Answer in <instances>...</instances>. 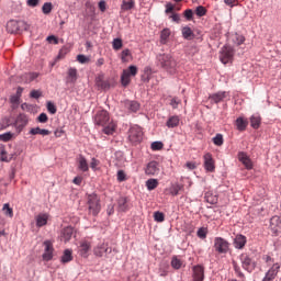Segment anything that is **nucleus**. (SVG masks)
Instances as JSON below:
<instances>
[{"label": "nucleus", "instance_id": "nucleus-42", "mask_svg": "<svg viewBox=\"0 0 281 281\" xmlns=\"http://www.w3.org/2000/svg\"><path fill=\"white\" fill-rule=\"evenodd\" d=\"M171 267L172 269H176L177 271L183 267V261L181 259H178L177 256H173L171 259Z\"/></svg>", "mask_w": 281, "mask_h": 281}, {"label": "nucleus", "instance_id": "nucleus-60", "mask_svg": "<svg viewBox=\"0 0 281 281\" xmlns=\"http://www.w3.org/2000/svg\"><path fill=\"white\" fill-rule=\"evenodd\" d=\"M85 5L88 12H90L91 14H95V5H93L91 1H86Z\"/></svg>", "mask_w": 281, "mask_h": 281}, {"label": "nucleus", "instance_id": "nucleus-45", "mask_svg": "<svg viewBox=\"0 0 281 281\" xmlns=\"http://www.w3.org/2000/svg\"><path fill=\"white\" fill-rule=\"evenodd\" d=\"M116 179L119 183H124V181H128V177H126V172L122 169L117 171Z\"/></svg>", "mask_w": 281, "mask_h": 281}, {"label": "nucleus", "instance_id": "nucleus-43", "mask_svg": "<svg viewBox=\"0 0 281 281\" xmlns=\"http://www.w3.org/2000/svg\"><path fill=\"white\" fill-rule=\"evenodd\" d=\"M52 10H54V4H52V2H45L42 7L43 14H52Z\"/></svg>", "mask_w": 281, "mask_h": 281}, {"label": "nucleus", "instance_id": "nucleus-49", "mask_svg": "<svg viewBox=\"0 0 281 281\" xmlns=\"http://www.w3.org/2000/svg\"><path fill=\"white\" fill-rule=\"evenodd\" d=\"M121 85L122 87H128V85H131V77L127 74L122 72Z\"/></svg>", "mask_w": 281, "mask_h": 281}, {"label": "nucleus", "instance_id": "nucleus-2", "mask_svg": "<svg viewBox=\"0 0 281 281\" xmlns=\"http://www.w3.org/2000/svg\"><path fill=\"white\" fill-rule=\"evenodd\" d=\"M157 60L159 67H161V69H165L167 74H170L171 76H175V74H177L178 63L172 55L168 53L159 54L157 55Z\"/></svg>", "mask_w": 281, "mask_h": 281}, {"label": "nucleus", "instance_id": "nucleus-6", "mask_svg": "<svg viewBox=\"0 0 281 281\" xmlns=\"http://www.w3.org/2000/svg\"><path fill=\"white\" fill-rule=\"evenodd\" d=\"M239 260L244 271H247V273H254V271H256L257 263L256 260L251 258L250 254L244 252L239 255Z\"/></svg>", "mask_w": 281, "mask_h": 281}, {"label": "nucleus", "instance_id": "nucleus-26", "mask_svg": "<svg viewBox=\"0 0 281 281\" xmlns=\"http://www.w3.org/2000/svg\"><path fill=\"white\" fill-rule=\"evenodd\" d=\"M47 221H49V215L47 213H40L35 217L36 227H45Z\"/></svg>", "mask_w": 281, "mask_h": 281}, {"label": "nucleus", "instance_id": "nucleus-38", "mask_svg": "<svg viewBox=\"0 0 281 281\" xmlns=\"http://www.w3.org/2000/svg\"><path fill=\"white\" fill-rule=\"evenodd\" d=\"M159 186V180L155 178H150L146 181V188L149 191L156 190V188Z\"/></svg>", "mask_w": 281, "mask_h": 281}, {"label": "nucleus", "instance_id": "nucleus-61", "mask_svg": "<svg viewBox=\"0 0 281 281\" xmlns=\"http://www.w3.org/2000/svg\"><path fill=\"white\" fill-rule=\"evenodd\" d=\"M98 166H100V160L98 158L93 157L91 159V162H90V168L92 170L97 171L98 170Z\"/></svg>", "mask_w": 281, "mask_h": 281}, {"label": "nucleus", "instance_id": "nucleus-19", "mask_svg": "<svg viewBox=\"0 0 281 281\" xmlns=\"http://www.w3.org/2000/svg\"><path fill=\"white\" fill-rule=\"evenodd\" d=\"M89 251H91V243L83 240L79 244L78 254L81 258H89Z\"/></svg>", "mask_w": 281, "mask_h": 281}, {"label": "nucleus", "instance_id": "nucleus-53", "mask_svg": "<svg viewBox=\"0 0 281 281\" xmlns=\"http://www.w3.org/2000/svg\"><path fill=\"white\" fill-rule=\"evenodd\" d=\"M68 53H69V47L63 46V47L59 49V53H58V55H57L58 60L65 58V56H67Z\"/></svg>", "mask_w": 281, "mask_h": 281}, {"label": "nucleus", "instance_id": "nucleus-34", "mask_svg": "<svg viewBox=\"0 0 281 281\" xmlns=\"http://www.w3.org/2000/svg\"><path fill=\"white\" fill-rule=\"evenodd\" d=\"M233 269L235 271V276L239 278V280H245V273L240 269V266L235 260L232 261Z\"/></svg>", "mask_w": 281, "mask_h": 281}, {"label": "nucleus", "instance_id": "nucleus-30", "mask_svg": "<svg viewBox=\"0 0 281 281\" xmlns=\"http://www.w3.org/2000/svg\"><path fill=\"white\" fill-rule=\"evenodd\" d=\"M262 124V117L260 115H252L250 116V126L255 131H258L260 128V125Z\"/></svg>", "mask_w": 281, "mask_h": 281}, {"label": "nucleus", "instance_id": "nucleus-15", "mask_svg": "<svg viewBox=\"0 0 281 281\" xmlns=\"http://www.w3.org/2000/svg\"><path fill=\"white\" fill-rule=\"evenodd\" d=\"M237 157L240 164L245 166L246 170H254V162L251 161V158H249L247 153L239 151Z\"/></svg>", "mask_w": 281, "mask_h": 281}, {"label": "nucleus", "instance_id": "nucleus-29", "mask_svg": "<svg viewBox=\"0 0 281 281\" xmlns=\"http://www.w3.org/2000/svg\"><path fill=\"white\" fill-rule=\"evenodd\" d=\"M78 80V69L69 68L67 72V82H71V85H76Z\"/></svg>", "mask_w": 281, "mask_h": 281}, {"label": "nucleus", "instance_id": "nucleus-10", "mask_svg": "<svg viewBox=\"0 0 281 281\" xmlns=\"http://www.w3.org/2000/svg\"><path fill=\"white\" fill-rule=\"evenodd\" d=\"M203 161L204 170L207 172H216V160H214L212 153H205L203 155Z\"/></svg>", "mask_w": 281, "mask_h": 281}, {"label": "nucleus", "instance_id": "nucleus-25", "mask_svg": "<svg viewBox=\"0 0 281 281\" xmlns=\"http://www.w3.org/2000/svg\"><path fill=\"white\" fill-rule=\"evenodd\" d=\"M181 123V117L179 115H171L166 122L167 128H177Z\"/></svg>", "mask_w": 281, "mask_h": 281}, {"label": "nucleus", "instance_id": "nucleus-48", "mask_svg": "<svg viewBox=\"0 0 281 281\" xmlns=\"http://www.w3.org/2000/svg\"><path fill=\"white\" fill-rule=\"evenodd\" d=\"M46 109L48 113H50V115H56V112L58 111V109L56 108V104H54V102L52 101H48L46 103Z\"/></svg>", "mask_w": 281, "mask_h": 281}, {"label": "nucleus", "instance_id": "nucleus-9", "mask_svg": "<svg viewBox=\"0 0 281 281\" xmlns=\"http://www.w3.org/2000/svg\"><path fill=\"white\" fill-rule=\"evenodd\" d=\"M27 124H30V116L27 114L20 113L16 115L14 126L19 133H23Z\"/></svg>", "mask_w": 281, "mask_h": 281}, {"label": "nucleus", "instance_id": "nucleus-3", "mask_svg": "<svg viewBox=\"0 0 281 281\" xmlns=\"http://www.w3.org/2000/svg\"><path fill=\"white\" fill-rule=\"evenodd\" d=\"M127 139L132 146H139L144 142V130L139 125H133L127 132Z\"/></svg>", "mask_w": 281, "mask_h": 281}, {"label": "nucleus", "instance_id": "nucleus-16", "mask_svg": "<svg viewBox=\"0 0 281 281\" xmlns=\"http://www.w3.org/2000/svg\"><path fill=\"white\" fill-rule=\"evenodd\" d=\"M159 172V162L157 160H151L147 164L145 168V175L148 177H155Z\"/></svg>", "mask_w": 281, "mask_h": 281}, {"label": "nucleus", "instance_id": "nucleus-22", "mask_svg": "<svg viewBox=\"0 0 281 281\" xmlns=\"http://www.w3.org/2000/svg\"><path fill=\"white\" fill-rule=\"evenodd\" d=\"M124 106H125V109H127V111H130V113H137V111H139V109H142V104L135 100H133V101L125 100Z\"/></svg>", "mask_w": 281, "mask_h": 281}, {"label": "nucleus", "instance_id": "nucleus-35", "mask_svg": "<svg viewBox=\"0 0 281 281\" xmlns=\"http://www.w3.org/2000/svg\"><path fill=\"white\" fill-rule=\"evenodd\" d=\"M135 8V0H123L121 4V9L124 12H128V10H133Z\"/></svg>", "mask_w": 281, "mask_h": 281}, {"label": "nucleus", "instance_id": "nucleus-62", "mask_svg": "<svg viewBox=\"0 0 281 281\" xmlns=\"http://www.w3.org/2000/svg\"><path fill=\"white\" fill-rule=\"evenodd\" d=\"M43 95V92L41 90H32L30 92V98H33L34 100H38Z\"/></svg>", "mask_w": 281, "mask_h": 281}, {"label": "nucleus", "instance_id": "nucleus-64", "mask_svg": "<svg viewBox=\"0 0 281 281\" xmlns=\"http://www.w3.org/2000/svg\"><path fill=\"white\" fill-rule=\"evenodd\" d=\"M36 78H38V72H27L26 74V80L29 82H34V80H36Z\"/></svg>", "mask_w": 281, "mask_h": 281}, {"label": "nucleus", "instance_id": "nucleus-14", "mask_svg": "<svg viewBox=\"0 0 281 281\" xmlns=\"http://www.w3.org/2000/svg\"><path fill=\"white\" fill-rule=\"evenodd\" d=\"M227 91H218L209 95V102L211 104H221L227 98Z\"/></svg>", "mask_w": 281, "mask_h": 281}, {"label": "nucleus", "instance_id": "nucleus-46", "mask_svg": "<svg viewBox=\"0 0 281 281\" xmlns=\"http://www.w3.org/2000/svg\"><path fill=\"white\" fill-rule=\"evenodd\" d=\"M3 213L5 216H9V218H12L14 216V211L12 210V207H10L9 203H5L2 207Z\"/></svg>", "mask_w": 281, "mask_h": 281}, {"label": "nucleus", "instance_id": "nucleus-47", "mask_svg": "<svg viewBox=\"0 0 281 281\" xmlns=\"http://www.w3.org/2000/svg\"><path fill=\"white\" fill-rule=\"evenodd\" d=\"M150 149L154 151L164 150V143L161 140L153 142L150 145Z\"/></svg>", "mask_w": 281, "mask_h": 281}, {"label": "nucleus", "instance_id": "nucleus-31", "mask_svg": "<svg viewBox=\"0 0 281 281\" xmlns=\"http://www.w3.org/2000/svg\"><path fill=\"white\" fill-rule=\"evenodd\" d=\"M182 36L186 41H193L194 38V31L190 26L182 27Z\"/></svg>", "mask_w": 281, "mask_h": 281}, {"label": "nucleus", "instance_id": "nucleus-36", "mask_svg": "<svg viewBox=\"0 0 281 281\" xmlns=\"http://www.w3.org/2000/svg\"><path fill=\"white\" fill-rule=\"evenodd\" d=\"M280 263H273L272 267L267 271L269 276H272V278H278V273H280Z\"/></svg>", "mask_w": 281, "mask_h": 281}, {"label": "nucleus", "instance_id": "nucleus-12", "mask_svg": "<svg viewBox=\"0 0 281 281\" xmlns=\"http://www.w3.org/2000/svg\"><path fill=\"white\" fill-rule=\"evenodd\" d=\"M113 249L109 247V243H101L93 248V254L97 258H102L105 254H111Z\"/></svg>", "mask_w": 281, "mask_h": 281}, {"label": "nucleus", "instance_id": "nucleus-59", "mask_svg": "<svg viewBox=\"0 0 281 281\" xmlns=\"http://www.w3.org/2000/svg\"><path fill=\"white\" fill-rule=\"evenodd\" d=\"M170 106L172 109H179V104H181V100L177 97H173L171 100H170Z\"/></svg>", "mask_w": 281, "mask_h": 281}, {"label": "nucleus", "instance_id": "nucleus-51", "mask_svg": "<svg viewBox=\"0 0 281 281\" xmlns=\"http://www.w3.org/2000/svg\"><path fill=\"white\" fill-rule=\"evenodd\" d=\"M36 122H38L40 124H47V122H49V116H47V114L43 112L37 116Z\"/></svg>", "mask_w": 281, "mask_h": 281}, {"label": "nucleus", "instance_id": "nucleus-27", "mask_svg": "<svg viewBox=\"0 0 281 281\" xmlns=\"http://www.w3.org/2000/svg\"><path fill=\"white\" fill-rule=\"evenodd\" d=\"M78 169L81 172H89V162H87V158L82 154L78 157Z\"/></svg>", "mask_w": 281, "mask_h": 281}, {"label": "nucleus", "instance_id": "nucleus-44", "mask_svg": "<svg viewBox=\"0 0 281 281\" xmlns=\"http://www.w3.org/2000/svg\"><path fill=\"white\" fill-rule=\"evenodd\" d=\"M154 221H156V223H164V221H166V214H164V212L156 211L154 213Z\"/></svg>", "mask_w": 281, "mask_h": 281}, {"label": "nucleus", "instance_id": "nucleus-55", "mask_svg": "<svg viewBox=\"0 0 281 281\" xmlns=\"http://www.w3.org/2000/svg\"><path fill=\"white\" fill-rule=\"evenodd\" d=\"M0 159L1 161H5L7 164H9V161H12L13 156L8 157V151L2 149L0 153Z\"/></svg>", "mask_w": 281, "mask_h": 281}, {"label": "nucleus", "instance_id": "nucleus-20", "mask_svg": "<svg viewBox=\"0 0 281 281\" xmlns=\"http://www.w3.org/2000/svg\"><path fill=\"white\" fill-rule=\"evenodd\" d=\"M233 245L235 249H245L247 245V236L243 234H237L234 238Z\"/></svg>", "mask_w": 281, "mask_h": 281}, {"label": "nucleus", "instance_id": "nucleus-28", "mask_svg": "<svg viewBox=\"0 0 281 281\" xmlns=\"http://www.w3.org/2000/svg\"><path fill=\"white\" fill-rule=\"evenodd\" d=\"M74 260V251L71 249H65L63 256L60 257L61 265H67Z\"/></svg>", "mask_w": 281, "mask_h": 281}, {"label": "nucleus", "instance_id": "nucleus-33", "mask_svg": "<svg viewBox=\"0 0 281 281\" xmlns=\"http://www.w3.org/2000/svg\"><path fill=\"white\" fill-rule=\"evenodd\" d=\"M183 191V184L177 182L170 187L171 196H179V193Z\"/></svg>", "mask_w": 281, "mask_h": 281}, {"label": "nucleus", "instance_id": "nucleus-41", "mask_svg": "<svg viewBox=\"0 0 281 281\" xmlns=\"http://www.w3.org/2000/svg\"><path fill=\"white\" fill-rule=\"evenodd\" d=\"M214 146H223L225 144V138H223V134L217 133L215 137L212 138Z\"/></svg>", "mask_w": 281, "mask_h": 281}, {"label": "nucleus", "instance_id": "nucleus-17", "mask_svg": "<svg viewBox=\"0 0 281 281\" xmlns=\"http://www.w3.org/2000/svg\"><path fill=\"white\" fill-rule=\"evenodd\" d=\"M95 85L98 89H102V91H109V89H111V81L104 80V74H100L97 76Z\"/></svg>", "mask_w": 281, "mask_h": 281}, {"label": "nucleus", "instance_id": "nucleus-23", "mask_svg": "<svg viewBox=\"0 0 281 281\" xmlns=\"http://www.w3.org/2000/svg\"><path fill=\"white\" fill-rule=\"evenodd\" d=\"M235 125H236L237 131H239V133H243V132L247 131V126H249V121H247L243 116H239L236 119Z\"/></svg>", "mask_w": 281, "mask_h": 281}, {"label": "nucleus", "instance_id": "nucleus-18", "mask_svg": "<svg viewBox=\"0 0 281 281\" xmlns=\"http://www.w3.org/2000/svg\"><path fill=\"white\" fill-rule=\"evenodd\" d=\"M23 95V87H18L15 94H12L9 99L12 109H16L21 104V98Z\"/></svg>", "mask_w": 281, "mask_h": 281}, {"label": "nucleus", "instance_id": "nucleus-5", "mask_svg": "<svg viewBox=\"0 0 281 281\" xmlns=\"http://www.w3.org/2000/svg\"><path fill=\"white\" fill-rule=\"evenodd\" d=\"M27 32L30 30V24L25 21H15V20H10L7 23V32L9 34H20L21 32Z\"/></svg>", "mask_w": 281, "mask_h": 281}, {"label": "nucleus", "instance_id": "nucleus-21", "mask_svg": "<svg viewBox=\"0 0 281 281\" xmlns=\"http://www.w3.org/2000/svg\"><path fill=\"white\" fill-rule=\"evenodd\" d=\"M119 212H128L131 210V203L127 196H121L117 200Z\"/></svg>", "mask_w": 281, "mask_h": 281}, {"label": "nucleus", "instance_id": "nucleus-63", "mask_svg": "<svg viewBox=\"0 0 281 281\" xmlns=\"http://www.w3.org/2000/svg\"><path fill=\"white\" fill-rule=\"evenodd\" d=\"M128 56H131V49H128V48L123 49L121 53L122 63H126V58H128Z\"/></svg>", "mask_w": 281, "mask_h": 281}, {"label": "nucleus", "instance_id": "nucleus-11", "mask_svg": "<svg viewBox=\"0 0 281 281\" xmlns=\"http://www.w3.org/2000/svg\"><path fill=\"white\" fill-rule=\"evenodd\" d=\"M192 281H204L205 280V266L195 265L192 267Z\"/></svg>", "mask_w": 281, "mask_h": 281}, {"label": "nucleus", "instance_id": "nucleus-57", "mask_svg": "<svg viewBox=\"0 0 281 281\" xmlns=\"http://www.w3.org/2000/svg\"><path fill=\"white\" fill-rule=\"evenodd\" d=\"M77 60L81 65H87V63H89L91 59L89 57H87V55L80 54V55H77Z\"/></svg>", "mask_w": 281, "mask_h": 281}, {"label": "nucleus", "instance_id": "nucleus-1", "mask_svg": "<svg viewBox=\"0 0 281 281\" xmlns=\"http://www.w3.org/2000/svg\"><path fill=\"white\" fill-rule=\"evenodd\" d=\"M95 126H102L104 135H113L117 125L111 121V114L106 110H99L94 115Z\"/></svg>", "mask_w": 281, "mask_h": 281}, {"label": "nucleus", "instance_id": "nucleus-50", "mask_svg": "<svg viewBox=\"0 0 281 281\" xmlns=\"http://www.w3.org/2000/svg\"><path fill=\"white\" fill-rule=\"evenodd\" d=\"M195 14L201 19V16H205L207 14V9L203 5H199L195 8Z\"/></svg>", "mask_w": 281, "mask_h": 281}, {"label": "nucleus", "instance_id": "nucleus-32", "mask_svg": "<svg viewBox=\"0 0 281 281\" xmlns=\"http://www.w3.org/2000/svg\"><path fill=\"white\" fill-rule=\"evenodd\" d=\"M150 76H153V68L146 66L144 68V74L140 76L142 82H150Z\"/></svg>", "mask_w": 281, "mask_h": 281}, {"label": "nucleus", "instance_id": "nucleus-39", "mask_svg": "<svg viewBox=\"0 0 281 281\" xmlns=\"http://www.w3.org/2000/svg\"><path fill=\"white\" fill-rule=\"evenodd\" d=\"M137 66L131 65L126 69L123 70V74H126L130 78L137 76Z\"/></svg>", "mask_w": 281, "mask_h": 281}, {"label": "nucleus", "instance_id": "nucleus-8", "mask_svg": "<svg viewBox=\"0 0 281 281\" xmlns=\"http://www.w3.org/2000/svg\"><path fill=\"white\" fill-rule=\"evenodd\" d=\"M234 47L229 45H224L220 52V60L223 65H227L234 60Z\"/></svg>", "mask_w": 281, "mask_h": 281}, {"label": "nucleus", "instance_id": "nucleus-7", "mask_svg": "<svg viewBox=\"0 0 281 281\" xmlns=\"http://www.w3.org/2000/svg\"><path fill=\"white\" fill-rule=\"evenodd\" d=\"M213 249L218 256H227L229 254V241L223 237H215Z\"/></svg>", "mask_w": 281, "mask_h": 281}, {"label": "nucleus", "instance_id": "nucleus-37", "mask_svg": "<svg viewBox=\"0 0 281 281\" xmlns=\"http://www.w3.org/2000/svg\"><path fill=\"white\" fill-rule=\"evenodd\" d=\"M168 38H170V29H164L160 32V43H161V45H166V43H168Z\"/></svg>", "mask_w": 281, "mask_h": 281}, {"label": "nucleus", "instance_id": "nucleus-52", "mask_svg": "<svg viewBox=\"0 0 281 281\" xmlns=\"http://www.w3.org/2000/svg\"><path fill=\"white\" fill-rule=\"evenodd\" d=\"M196 236H198V238H201L202 240H204V238H207V228L200 227L196 232Z\"/></svg>", "mask_w": 281, "mask_h": 281}, {"label": "nucleus", "instance_id": "nucleus-13", "mask_svg": "<svg viewBox=\"0 0 281 281\" xmlns=\"http://www.w3.org/2000/svg\"><path fill=\"white\" fill-rule=\"evenodd\" d=\"M44 254L42 255L43 260H45V262H49L50 260L54 259V244L49 240H45L44 241Z\"/></svg>", "mask_w": 281, "mask_h": 281}, {"label": "nucleus", "instance_id": "nucleus-54", "mask_svg": "<svg viewBox=\"0 0 281 281\" xmlns=\"http://www.w3.org/2000/svg\"><path fill=\"white\" fill-rule=\"evenodd\" d=\"M12 137H14V134H12L11 132L0 134V142H10Z\"/></svg>", "mask_w": 281, "mask_h": 281}, {"label": "nucleus", "instance_id": "nucleus-4", "mask_svg": "<svg viewBox=\"0 0 281 281\" xmlns=\"http://www.w3.org/2000/svg\"><path fill=\"white\" fill-rule=\"evenodd\" d=\"M88 214L98 216L102 211V204L100 203V195L98 193H90L87 195Z\"/></svg>", "mask_w": 281, "mask_h": 281}, {"label": "nucleus", "instance_id": "nucleus-24", "mask_svg": "<svg viewBox=\"0 0 281 281\" xmlns=\"http://www.w3.org/2000/svg\"><path fill=\"white\" fill-rule=\"evenodd\" d=\"M60 236H61V240H64V243H69V240H71V237L74 236V227L67 226V227L63 228Z\"/></svg>", "mask_w": 281, "mask_h": 281}, {"label": "nucleus", "instance_id": "nucleus-40", "mask_svg": "<svg viewBox=\"0 0 281 281\" xmlns=\"http://www.w3.org/2000/svg\"><path fill=\"white\" fill-rule=\"evenodd\" d=\"M112 47L115 52H120V49H122V47H124V42L122 41V38L116 37L112 42Z\"/></svg>", "mask_w": 281, "mask_h": 281}, {"label": "nucleus", "instance_id": "nucleus-58", "mask_svg": "<svg viewBox=\"0 0 281 281\" xmlns=\"http://www.w3.org/2000/svg\"><path fill=\"white\" fill-rule=\"evenodd\" d=\"M183 16L184 19H187V21H192V19L194 18V12L192 11V9H187L183 12Z\"/></svg>", "mask_w": 281, "mask_h": 281}, {"label": "nucleus", "instance_id": "nucleus-56", "mask_svg": "<svg viewBox=\"0 0 281 281\" xmlns=\"http://www.w3.org/2000/svg\"><path fill=\"white\" fill-rule=\"evenodd\" d=\"M270 232L274 237L280 236V227H278V225H274L273 223H270Z\"/></svg>", "mask_w": 281, "mask_h": 281}]
</instances>
